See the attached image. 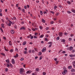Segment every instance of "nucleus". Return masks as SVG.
Returning a JSON list of instances; mask_svg holds the SVG:
<instances>
[{
	"label": "nucleus",
	"instance_id": "nucleus-1",
	"mask_svg": "<svg viewBox=\"0 0 75 75\" xmlns=\"http://www.w3.org/2000/svg\"><path fill=\"white\" fill-rule=\"evenodd\" d=\"M20 71V73L21 74H23V73H24V72H25L24 69H21Z\"/></svg>",
	"mask_w": 75,
	"mask_h": 75
},
{
	"label": "nucleus",
	"instance_id": "nucleus-2",
	"mask_svg": "<svg viewBox=\"0 0 75 75\" xmlns=\"http://www.w3.org/2000/svg\"><path fill=\"white\" fill-rule=\"evenodd\" d=\"M67 70L66 69H65L64 70V71L62 72V74H63V75H65V73H67Z\"/></svg>",
	"mask_w": 75,
	"mask_h": 75
},
{
	"label": "nucleus",
	"instance_id": "nucleus-3",
	"mask_svg": "<svg viewBox=\"0 0 75 75\" xmlns=\"http://www.w3.org/2000/svg\"><path fill=\"white\" fill-rule=\"evenodd\" d=\"M8 21L9 22V23L7 24V25H8L9 27H11V21L9 20Z\"/></svg>",
	"mask_w": 75,
	"mask_h": 75
},
{
	"label": "nucleus",
	"instance_id": "nucleus-4",
	"mask_svg": "<svg viewBox=\"0 0 75 75\" xmlns=\"http://www.w3.org/2000/svg\"><path fill=\"white\" fill-rule=\"evenodd\" d=\"M46 51V47H44L43 48V49L42 50V52H45Z\"/></svg>",
	"mask_w": 75,
	"mask_h": 75
},
{
	"label": "nucleus",
	"instance_id": "nucleus-5",
	"mask_svg": "<svg viewBox=\"0 0 75 75\" xmlns=\"http://www.w3.org/2000/svg\"><path fill=\"white\" fill-rule=\"evenodd\" d=\"M63 34V33L61 32L59 33V37H62Z\"/></svg>",
	"mask_w": 75,
	"mask_h": 75
},
{
	"label": "nucleus",
	"instance_id": "nucleus-6",
	"mask_svg": "<svg viewBox=\"0 0 75 75\" xmlns=\"http://www.w3.org/2000/svg\"><path fill=\"white\" fill-rule=\"evenodd\" d=\"M25 27H22L21 28H20V30H25Z\"/></svg>",
	"mask_w": 75,
	"mask_h": 75
},
{
	"label": "nucleus",
	"instance_id": "nucleus-7",
	"mask_svg": "<svg viewBox=\"0 0 75 75\" xmlns=\"http://www.w3.org/2000/svg\"><path fill=\"white\" fill-rule=\"evenodd\" d=\"M12 63L13 64H15V61L14 60V59H12Z\"/></svg>",
	"mask_w": 75,
	"mask_h": 75
},
{
	"label": "nucleus",
	"instance_id": "nucleus-8",
	"mask_svg": "<svg viewBox=\"0 0 75 75\" xmlns=\"http://www.w3.org/2000/svg\"><path fill=\"white\" fill-rule=\"evenodd\" d=\"M32 31H35V30H38V28H35V29H34V28H33L32 29Z\"/></svg>",
	"mask_w": 75,
	"mask_h": 75
},
{
	"label": "nucleus",
	"instance_id": "nucleus-9",
	"mask_svg": "<svg viewBox=\"0 0 75 75\" xmlns=\"http://www.w3.org/2000/svg\"><path fill=\"white\" fill-rule=\"evenodd\" d=\"M11 34H13L14 33V31L13 30H11Z\"/></svg>",
	"mask_w": 75,
	"mask_h": 75
},
{
	"label": "nucleus",
	"instance_id": "nucleus-10",
	"mask_svg": "<svg viewBox=\"0 0 75 75\" xmlns=\"http://www.w3.org/2000/svg\"><path fill=\"white\" fill-rule=\"evenodd\" d=\"M1 26L3 28H5L4 24H1Z\"/></svg>",
	"mask_w": 75,
	"mask_h": 75
},
{
	"label": "nucleus",
	"instance_id": "nucleus-11",
	"mask_svg": "<svg viewBox=\"0 0 75 75\" xmlns=\"http://www.w3.org/2000/svg\"><path fill=\"white\" fill-rule=\"evenodd\" d=\"M44 36V35L42 34L39 36V38H43Z\"/></svg>",
	"mask_w": 75,
	"mask_h": 75
},
{
	"label": "nucleus",
	"instance_id": "nucleus-12",
	"mask_svg": "<svg viewBox=\"0 0 75 75\" xmlns=\"http://www.w3.org/2000/svg\"><path fill=\"white\" fill-rule=\"evenodd\" d=\"M9 45H12V42L11 41H9Z\"/></svg>",
	"mask_w": 75,
	"mask_h": 75
},
{
	"label": "nucleus",
	"instance_id": "nucleus-13",
	"mask_svg": "<svg viewBox=\"0 0 75 75\" xmlns=\"http://www.w3.org/2000/svg\"><path fill=\"white\" fill-rule=\"evenodd\" d=\"M30 73H31V71L30 70L26 72L27 74H30Z\"/></svg>",
	"mask_w": 75,
	"mask_h": 75
},
{
	"label": "nucleus",
	"instance_id": "nucleus-14",
	"mask_svg": "<svg viewBox=\"0 0 75 75\" xmlns=\"http://www.w3.org/2000/svg\"><path fill=\"white\" fill-rule=\"evenodd\" d=\"M61 42H65V39H62L61 40Z\"/></svg>",
	"mask_w": 75,
	"mask_h": 75
},
{
	"label": "nucleus",
	"instance_id": "nucleus-15",
	"mask_svg": "<svg viewBox=\"0 0 75 75\" xmlns=\"http://www.w3.org/2000/svg\"><path fill=\"white\" fill-rule=\"evenodd\" d=\"M40 71V69H39L38 68H37L35 69V71L36 72H39V71Z\"/></svg>",
	"mask_w": 75,
	"mask_h": 75
},
{
	"label": "nucleus",
	"instance_id": "nucleus-16",
	"mask_svg": "<svg viewBox=\"0 0 75 75\" xmlns=\"http://www.w3.org/2000/svg\"><path fill=\"white\" fill-rule=\"evenodd\" d=\"M37 72H35L33 73H32V75H37Z\"/></svg>",
	"mask_w": 75,
	"mask_h": 75
},
{
	"label": "nucleus",
	"instance_id": "nucleus-17",
	"mask_svg": "<svg viewBox=\"0 0 75 75\" xmlns=\"http://www.w3.org/2000/svg\"><path fill=\"white\" fill-rule=\"evenodd\" d=\"M42 21L43 23H45V20L43 19H42Z\"/></svg>",
	"mask_w": 75,
	"mask_h": 75
},
{
	"label": "nucleus",
	"instance_id": "nucleus-18",
	"mask_svg": "<svg viewBox=\"0 0 75 75\" xmlns=\"http://www.w3.org/2000/svg\"><path fill=\"white\" fill-rule=\"evenodd\" d=\"M67 3L68 4H69V5H70V4H71V2H70V1H67Z\"/></svg>",
	"mask_w": 75,
	"mask_h": 75
},
{
	"label": "nucleus",
	"instance_id": "nucleus-19",
	"mask_svg": "<svg viewBox=\"0 0 75 75\" xmlns=\"http://www.w3.org/2000/svg\"><path fill=\"white\" fill-rule=\"evenodd\" d=\"M31 34H30L29 36H28L27 37V38H31Z\"/></svg>",
	"mask_w": 75,
	"mask_h": 75
},
{
	"label": "nucleus",
	"instance_id": "nucleus-20",
	"mask_svg": "<svg viewBox=\"0 0 75 75\" xmlns=\"http://www.w3.org/2000/svg\"><path fill=\"white\" fill-rule=\"evenodd\" d=\"M72 50V47H69V50L70 51H71Z\"/></svg>",
	"mask_w": 75,
	"mask_h": 75
},
{
	"label": "nucleus",
	"instance_id": "nucleus-21",
	"mask_svg": "<svg viewBox=\"0 0 75 75\" xmlns=\"http://www.w3.org/2000/svg\"><path fill=\"white\" fill-rule=\"evenodd\" d=\"M71 72H75V70L74 69H71Z\"/></svg>",
	"mask_w": 75,
	"mask_h": 75
},
{
	"label": "nucleus",
	"instance_id": "nucleus-22",
	"mask_svg": "<svg viewBox=\"0 0 75 75\" xmlns=\"http://www.w3.org/2000/svg\"><path fill=\"white\" fill-rule=\"evenodd\" d=\"M6 61L7 63H9V59H8L7 60H6Z\"/></svg>",
	"mask_w": 75,
	"mask_h": 75
},
{
	"label": "nucleus",
	"instance_id": "nucleus-23",
	"mask_svg": "<svg viewBox=\"0 0 75 75\" xmlns=\"http://www.w3.org/2000/svg\"><path fill=\"white\" fill-rule=\"evenodd\" d=\"M8 71V69L7 68H6L5 69V71L6 72H7Z\"/></svg>",
	"mask_w": 75,
	"mask_h": 75
},
{
	"label": "nucleus",
	"instance_id": "nucleus-24",
	"mask_svg": "<svg viewBox=\"0 0 75 75\" xmlns=\"http://www.w3.org/2000/svg\"><path fill=\"white\" fill-rule=\"evenodd\" d=\"M43 13V12L42 11H40V14L41 15H42V13Z\"/></svg>",
	"mask_w": 75,
	"mask_h": 75
},
{
	"label": "nucleus",
	"instance_id": "nucleus-25",
	"mask_svg": "<svg viewBox=\"0 0 75 75\" xmlns=\"http://www.w3.org/2000/svg\"><path fill=\"white\" fill-rule=\"evenodd\" d=\"M0 30L2 31V33H4V31H3V30L1 28H0Z\"/></svg>",
	"mask_w": 75,
	"mask_h": 75
},
{
	"label": "nucleus",
	"instance_id": "nucleus-26",
	"mask_svg": "<svg viewBox=\"0 0 75 75\" xmlns=\"http://www.w3.org/2000/svg\"><path fill=\"white\" fill-rule=\"evenodd\" d=\"M23 53L24 54H27V51H25L23 52Z\"/></svg>",
	"mask_w": 75,
	"mask_h": 75
},
{
	"label": "nucleus",
	"instance_id": "nucleus-27",
	"mask_svg": "<svg viewBox=\"0 0 75 75\" xmlns=\"http://www.w3.org/2000/svg\"><path fill=\"white\" fill-rule=\"evenodd\" d=\"M71 11L73 12V13H75V10L74 9L71 10Z\"/></svg>",
	"mask_w": 75,
	"mask_h": 75
},
{
	"label": "nucleus",
	"instance_id": "nucleus-28",
	"mask_svg": "<svg viewBox=\"0 0 75 75\" xmlns=\"http://www.w3.org/2000/svg\"><path fill=\"white\" fill-rule=\"evenodd\" d=\"M69 56L70 57H74V55L71 54L69 55Z\"/></svg>",
	"mask_w": 75,
	"mask_h": 75
},
{
	"label": "nucleus",
	"instance_id": "nucleus-29",
	"mask_svg": "<svg viewBox=\"0 0 75 75\" xmlns=\"http://www.w3.org/2000/svg\"><path fill=\"white\" fill-rule=\"evenodd\" d=\"M15 51H16V52H18V49L17 48H16L15 49Z\"/></svg>",
	"mask_w": 75,
	"mask_h": 75
},
{
	"label": "nucleus",
	"instance_id": "nucleus-30",
	"mask_svg": "<svg viewBox=\"0 0 75 75\" xmlns=\"http://www.w3.org/2000/svg\"><path fill=\"white\" fill-rule=\"evenodd\" d=\"M26 43L27 42L25 41L24 42H23V45H25L26 44Z\"/></svg>",
	"mask_w": 75,
	"mask_h": 75
},
{
	"label": "nucleus",
	"instance_id": "nucleus-31",
	"mask_svg": "<svg viewBox=\"0 0 75 75\" xmlns=\"http://www.w3.org/2000/svg\"><path fill=\"white\" fill-rule=\"evenodd\" d=\"M1 55H2L4 56V57H5V56H6L5 54L4 53H1Z\"/></svg>",
	"mask_w": 75,
	"mask_h": 75
},
{
	"label": "nucleus",
	"instance_id": "nucleus-32",
	"mask_svg": "<svg viewBox=\"0 0 75 75\" xmlns=\"http://www.w3.org/2000/svg\"><path fill=\"white\" fill-rule=\"evenodd\" d=\"M6 65H7V67H8V68H9V67H10V65L9 64H8V63Z\"/></svg>",
	"mask_w": 75,
	"mask_h": 75
},
{
	"label": "nucleus",
	"instance_id": "nucleus-33",
	"mask_svg": "<svg viewBox=\"0 0 75 75\" xmlns=\"http://www.w3.org/2000/svg\"><path fill=\"white\" fill-rule=\"evenodd\" d=\"M68 69H71V68H72V66H69L68 67Z\"/></svg>",
	"mask_w": 75,
	"mask_h": 75
},
{
	"label": "nucleus",
	"instance_id": "nucleus-34",
	"mask_svg": "<svg viewBox=\"0 0 75 75\" xmlns=\"http://www.w3.org/2000/svg\"><path fill=\"white\" fill-rule=\"evenodd\" d=\"M67 13L68 14H71V12L69 11H68Z\"/></svg>",
	"mask_w": 75,
	"mask_h": 75
},
{
	"label": "nucleus",
	"instance_id": "nucleus-35",
	"mask_svg": "<svg viewBox=\"0 0 75 75\" xmlns=\"http://www.w3.org/2000/svg\"><path fill=\"white\" fill-rule=\"evenodd\" d=\"M59 13H57L55 14V16H58V15H59Z\"/></svg>",
	"mask_w": 75,
	"mask_h": 75
},
{
	"label": "nucleus",
	"instance_id": "nucleus-36",
	"mask_svg": "<svg viewBox=\"0 0 75 75\" xmlns=\"http://www.w3.org/2000/svg\"><path fill=\"white\" fill-rule=\"evenodd\" d=\"M58 62H59V61H56V64H58Z\"/></svg>",
	"mask_w": 75,
	"mask_h": 75
},
{
	"label": "nucleus",
	"instance_id": "nucleus-37",
	"mask_svg": "<svg viewBox=\"0 0 75 75\" xmlns=\"http://www.w3.org/2000/svg\"><path fill=\"white\" fill-rule=\"evenodd\" d=\"M35 50V51H36V52H37L38 51V50H37V49L36 48H34Z\"/></svg>",
	"mask_w": 75,
	"mask_h": 75
},
{
	"label": "nucleus",
	"instance_id": "nucleus-38",
	"mask_svg": "<svg viewBox=\"0 0 75 75\" xmlns=\"http://www.w3.org/2000/svg\"><path fill=\"white\" fill-rule=\"evenodd\" d=\"M22 12H23V13H25V10H24V8H22Z\"/></svg>",
	"mask_w": 75,
	"mask_h": 75
},
{
	"label": "nucleus",
	"instance_id": "nucleus-39",
	"mask_svg": "<svg viewBox=\"0 0 75 75\" xmlns=\"http://www.w3.org/2000/svg\"><path fill=\"white\" fill-rule=\"evenodd\" d=\"M39 28L40 30H42V26H40Z\"/></svg>",
	"mask_w": 75,
	"mask_h": 75
},
{
	"label": "nucleus",
	"instance_id": "nucleus-40",
	"mask_svg": "<svg viewBox=\"0 0 75 75\" xmlns=\"http://www.w3.org/2000/svg\"><path fill=\"white\" fill-rule=\"evenodd\" d=\"M52 42H49L48 43V44H52Z\"/></svg>",
	"mask_w": 75,
	"mask_h": 75
},
{
	"label": "nucleus",
	"instance_id": "nucleus-41",
	"mask_svg": "<svg viewBox=\"0 0 75 75\" xmlns=\"http://www.w3.org/2000/svg\"><path fill=\"white\" fill-rule=\"evenodd\" d=\"M4 48L5 51H8V50L7 49H6V47H4Z\"/></svg>",
	"mask_w": 75,
	"mask_h": 75
},
{
	"label": "nucleus",
	"instance_id": "nucleus-42",
	"mask_svg": "<svg viewBox=\"0 0 75 75\" xmlns=\"http://www.w3.org/2000/svg\"><path fill=\"white\" fill-rule=\"evenodd\" d=\"M18 9H19L20 10H21V8L20 7H18Z\"/></svg>",
	"mask_w": 75,
	"mask_h": 75
},
{
	"label": "nucleus",
	"instance_id": "nucleus-43",
	"mask_svg": "<svg viewBox=\"0 0 75 75\" xmlns=\"http://www.w3.org/2000/svg\"><path fill=\"white\" fill-rule=\"evenodd\" d=\"M45 41H48V39L47 38H45Z\"/></svg>",
	"mask_w": 75,
	"mask_h": 75
},
{
	"label": "nucleus",
	"instance_id": "nucleus-44",
	"mask_svg": "<svg viewBox=\"0 0 75 75\" xmlns=\"http://www.w3.org/2000/svg\"><path fill=\"white\" fill-rule=\"evenodd\" d=\"M10 52H13V50L11 49L10 50Z\"/></svg>",
	"mask_w": 75,
	"mask_h": 75
},
{
	"label": "nucleus",
	"instance_id": "nucleus-45",
	"mask_svg": "<svg viewBox=\"0 0 75 75\" xmlns=\"http://www.w3.org/2000/svg\"><path fill=\"white\" fill-rule=\"evenodd\" d=\"M33 38H34V37H33V36H32L31 35V37H30V39H33Z\"/></svg>",
	"mask_w": 75,
	"mask_h": 75
},
{
	"label": "nucleus",
	"instance_id": "nucleus-46",
	"mask_svg": "<svg viewBox=\"0 0 75 75\" xmlns=\"http://www.w3.org/2000/svg\"><path fill=\"white\" fill-rule=\"evenodd\" d=\"M65 53H66V52H65V51H63V52H62V54H65Z\"/></svg>",
	"mask_w": 75,
	"mask_h": 75
},
{
	"label": "nucleus",
	"instance_id": "nucleus-47",
	"mask_svg": "<svg viewBox=\"0 0 75 75\" xmlns=\"http://www.w3.org/2000/svg\"><path fill=\"white\" fill-rule=\"evenodd\" d=\"M33 37H34V38H37V37L35 35H34Z\"/></svg>",
	"mask_w": 75,
	"mask_h": 75
},
{
	"label": "nucleus",
	"instance_id": "nucleus-48",
	"mask_svg": "<svg viewBox=\"0 0 75 75\" xmlns=\"http://www.w3.org/2000/svg\"><path fill=\"white\" fill-rule=\"evenodd\" d=\"M35 35L36 36L38 35V33H35Z\"/></svg>",
	"mask_w": 75,
	"mask_h": 75
},
{
	"label": "nucleus",
	"instance_id": "nucleus-49",
	"mask_svg": "<svg viewBox=\"0 0 75 75\" xmlns=\"http://www.w3.org/2000/svg\"><path fill=\"white\" fill-rule=\"evenodd\" d=\"M58 22L59 23H62L61 20H59Z\"/></svg>",
	"mask_w": 75,
	"mask_h": 75
},
{
	"label": "nucleus",
	"instance_id": "nucleus-50",
	"mask_svg": "<svg viewBox=\"0 0 75 75\" xmlns=\"http://www.w3.org/2000/svg\"><path fill=\"white\" fill-rule=\"evenodd\" d=\"M1 20L2 21V22H3V23H4V20L3 19H1Z\"/></svg>",
	"mask_w": 75,
	"mask_h": 75
},
{
	"label": "nucleus",
	"instance_id": "nucleus-51",
	"mask_svg": "<svg viewBox=\"0 0 75 75\" xmlns=\"http://www.w3.org/2000/svg\"><path fill=\"white\" fill-rule=\"evenodd\" d=\"M73 36H74V35L73 34H71L70 35V37H73Z\"/></svg>",
	"mask_w": 75,
	"mask_h": 75
},
{
	"label": "nucleus",
	"instance_id": "nucleus-52",
	"mask_svg": "<svg viewBox=\"0 0 75 75\" xmlns=\"http://www.w3.org/2000/svg\"><path fill=\"white\" fill-rule=\"evenodd\" d=\"M54 21H51V22H50V23L51 24H54Z\"/></svg>",
	"mask_w": 75,
	"mask_h": 75
},
{
	"label": "nucleus",
	"instance_id": "nucleus-53",
	"mask_svg": "<svg viewBox=\"0 0 75 75\" xmlns=\"http://www.w3.org/2000/svg\"><path fill=\"white\" fill-rule=\"evenodd\" d=\"M72 64H75V61L73 62H72Z\"/></svg>",
	"mask_w": 75,
	"mask_h": 75
},
{
	"label": "nucleus",
	"instance_id": "nucleus-54",
	"mask_svg": "<svg viewBox=\"0 0 75 75\" xmlns=\"http://www.w3.org/2000/svg\"><path fill=\"white\" fill-rule=\"evenodd\" d=\"M57 8V6H55L54 7V10H56V8Z\"/></svg>",
	"mask_w": 75,
	"mask_h": 75
},
{
	"label": "nucleus",
	"instance_id": "nucleus-55",
	"mask_svg": "<svg viewBox=\"0 0 75 75\" xmlns=\"http://www.w3.org/2000/svg\"><path fill=\"white\" fill-rule=\"evenodd\" d=\"M50 13L52 14H54V12H53V11H50Z\"/></svg>",
	"mask_w": 75,
	"mask_h": 75
},
{
	"label": "nucleus",
	"instance_id": "nucleus-56",
	"mask_svg": "<svg viewBox=\"0 0 75 75\" xmlns=\"http://www.w3.org/2000/svg\"><path fill=\"white\" fill-rule=\"evenodd\" d=\"M59 37H58L57 38V40H59Z\"/></svg>",
	"mask_w": 75,
	"mask_h": 75
},
{
	"label": "nucleus",
	"instance_id": "nucleus-57",
	"mask_svg": "<svg viewBox=\"0 0 75 75\" xmlns=\"http://www.w3.org/2000/svg\"><path fill=\"white\" fill-rule=\"evenodd\" d=\"M11 24H12V25H13V24H14V22H11Z\"/></svg>",
	"mask_w": 75,
	"mask_h": 75
},
{
	"label": "nucleus",
	"instance_id": "nucleus-58",
	"mask_svg": "<svg viewBox=\"0 0 75 75\" xmlns=\"http://www.w3.org/2000/svg\"><path fill=\"white\" fill-rule=\"evenodd\" d=\"M2 16H3V15L2 14V13H0V16L1 17H2Z\"/></svg>",
	"mask_w": 75,
	"mask_h": 75
},
{
	"label": "nucleus",
	"instance_id": "nucleus-59",
	"mask_svg": "<svg viewBox=\"0 0 75 75\" xmlns=\"http://www.w3.org/2000/svg\"><path fill=\"white\" fill-rule=\"evenodd\" d=\"M24 60V58H22L21 59V61H23Z\"/></svg>",
	"mask_w": 75,
	"mask_h": 75
},
{
	"label": "nucleus",
	"instance_id": "nucleus-60",
	"mask_svg": "<svg viewBox=\"0 0 75 75\" xmlns=\"http://www.w3.org/2000/svg\"><path fill=\"white\" fill-rule=\"evenodd\" d=\"M45 11L47 13H48V10H47L46 9V11Z\"/></svg>",
	"mask_w": 75,
	"mask_h": 75
},
{
	"label": "nucleus",
	"instance_id": "nucleus-61",
	"mask_svg": "<svg viewBox=\"0 0 75 75\" xmlns=\"http://www.w3.org/2000/svg\"><path fill=\"white\" fill-rule=\"evenodd\" d=\"M64 35H68V33L65 32Z\"/></svg>",
	"mask_w": 75,
	"mask_h": 75
},
{
	"label": "nucleus",
	"instance_id": "nucleus-62",
	"mask_svg": "<svg viewBox=\"0 0 75 75\" xmlns=\"http://www.w3.org/2000/svg\"><path fill=\"white\" fill-rule=\"evenodd\" d=\"M39 55H41L42 54V53H41V52H39Z\"/></svg>",
	"mask_w": 75,
	"mask_h": 75
},
{
	"label": "nucleus",
	"instance_id": "nucleus-63",
	"mask_svg": "<svg viewBox=\"0 0 75 75\" xmlns=\"http://www.w3.org/2000/svg\"><path fill=\"white\" fill-rule=\"evenodd\" d=\"M71 40H72V38H69V40L70 41H71Z\"/></svg>",
	"mask_w": 75,
	"mask_h": 75
},
{
	"label": "nucleus",
	"instance_id": "nucleus-64",
	"mask_svg": "<svg viewBox=\"0 0 75 75\" xmlns=\"http://www.w3.org/2000/svg\"><path fill=\"white\" fill-rule=\"evenodd\" d=\"M45 74H46V73L45 72H43V75H45Z\"/></svg>",
	"mask_w": 75,
	"mask_h": 75
}]
</instances>
